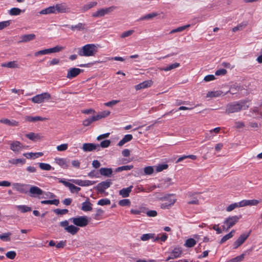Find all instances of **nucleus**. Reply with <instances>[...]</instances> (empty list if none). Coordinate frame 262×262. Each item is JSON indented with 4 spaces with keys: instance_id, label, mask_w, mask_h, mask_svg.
<instances>
[{
    "instance_id": "obj_28",
    "label": "nucleus",
    "mask_w": 262,
    "mask_h": 262,
    "mask_svg": "<svg viewBox=\"0 0 262 262\" xmlns=\"http://www.w3.org/2000/svg\"><path fill=\"white\" fill-rule=\"evenodd\" d=\"M1 66L2 67H7L11 69L18 68V65L16 61H12L8 62L3 63L1 64Z\"/></svg>"
},
{
    "instance_id": "obj_14",
    "label": "nucleus",
    "mask_w": 262,
    "mask_h": 262,
    "mask_svg": "<svg viewBox=\"0 0 262 262\" xmlns=\"http://www.w3.org/2000/svg\"><path fill=\"white\" fill-rule=\"evenodd\" d=\"M25 136L30 140L34 142L40 141L43 138L40 134H36L32 132L26 134Z\"/></svg>"
},
{
    "instance_id": "obj_25",
    "label": "nucleus",
    "mask_w": 262,
    "mask_h": 262,
    "mask_svg": "<svg viewBox=\"0 0 262 262\" xmlns=\"http://www.w3.org/2000/svg\"><path fill=\"white\" fill-rule=\"evenodd\" d=\"M132 188L133 186H130L127 188H123L119 191V194L122 195L123 198L128 197L132 191Z\"/></svg>"
},
{
    "instance_id": "obj_24",
    "label": "nucleus",
    "mask_w": 262,
    "mask_h": 262,
    "mask_svg": "<svg viewBox=\"0 0 262 262\" xmlns=\"http://www.w3.org/2000/svg\"><path fill=\"white\" fill-rule=\"evenodd\" d=\"M56 163L63 168H67L69 165V162L67 159L64 158L55 159Z\"/></svg>"
},
{
    "instance_id": "obj_2",
    "label": "nucleus",
    "mask_w": 262,
    "mask_h": 262,
    "mask_svg": "<svg viewBox=\"0 0 262 262\" xmlns=\"http://www.w3.org/2000/svg\"><path fill=\"white\" fill-rule=\"evenodd\" d=\"M248 107L244 103H232L227 105L225 113L229 114L245 110Z\"/></svg>"
},
{
    "instance_id": "obj_39",
    "label": "nucleus",
    "mask_w": 262,
    "mask_h": 262,
    "mask_svg": "<svg viewBox=\"0 0 262 262\" xmlns=\"http://www.w3.org/2000/svg\"><path fill=\"white\" fill-rule=\"evenodd\" d=\"M235 231L234 230H232L230 232L226 235L224 236L221 239L220 243L223 244L226 241L231 238L233 236V234L235 233Z\"/></svg>"
},
{
    "instance_id": "obj_36",
    "label": "nucleus",
    "mask_w": 262,
    "mask_h": 262,
    "mask_svg": "<svg viewBox=\"0 0 262 262\" xmlns=\"http://www.w3.org/2000/svg\"><path fill=\"white\" fill-rule=\"evenodd\" d=\"M97 121L95 116L89 117L85 119L82 123V124L84 126H88L91 124V123L94 121Z\"/></svg>"
},
{
    "instance_id": "obj_27",
    "label": "nucleus",
    "mask_w": 262,
    "mask_h": 262,
    "mask_svg": "<svg viewBox=\"0 0 262 262\" xmlns=\"http://www.w3.org/2000/svg\"><path fill=\"white\" fill-rule=\"evenodd\" d=\"M43 154L42 152H28V153H25L23 155L25 157H26L27 159H35L38 158V157H41L43 156Z\"/></svg>"
},
{
    "instance_id": "obj_3",
    "label": "nucleus",
    "mask_w": 262,
    "mask_h": 262,
    "mask_svg": "<svg viewBox=\"0 0 262 262\" xmlns=\"http://www.w3.org/2000/svg\"><path fill=\"white\" fill-rule=\"evenodd\" d=\"M242 215L232 216L229 217L224 221V225L223 227V230L228 231L230 228L233 227L236 223L238 222Z\"/></svg>"
},
{
    "instance_id": "obj_31",
    "label": "nucleus",
    "mask_w": 262,
    "mask_h": 262,
    "mask_svg": "<svg viewBox=\"0 0 262 262\" xmlns=\"http://www.w3.org/2000/svg\"><path fill=\"white\" fill-rule=\"evenodd\" d=\"M97 2H91L88 4L84 5L81 8V11H82V12H84L95 6L97 5Z\"/></svg>"
},
{
    "instance_id": "obj_11",
    "label": "nucleus",
    "mask_w": 262,
    "mask_h": 262,
    "mask_svg": "<svg viewBox=\"0 0 262 262\" xmlns=\"http://www.w3.org/2000/svg\"><path fill=\"white\" fill-rule=\"evenodd\" d=\"M28 191L31 197H36L43 193V191L41 189L35 186H32L29 188Z\"/></svg>"
},
{
    "instance_id": "obj_57",
    "label": "nucleus",
    "mask_w": 262,
    "mask_h": 262,
    "mask_svg": "<svg viewBox=\"0 0 262 262\" xmlns=\"http://www.w3.org/2000/svg\"><path fill=\"white\" fill-rule=\"evenodd\" d=\"M110 204L111 201L108 199H101L97 202V204L101 206L110 205Z\"/></svg>"
},
{
    "instance_id": "obj_51",
    "label": "nucleus",
    "mask_w": 262,
    "mask_h": 262,
    "mask_svg": "<svg viewBox=\"0 0 262 262\" xmlns=\"http://www.w3.org/2000/svg\"><path fill=\"white\" fill-rule=\"evenodd\" d=\"M239 204L240 202L232 204L227 208L226 210L228 212H230L237 207H242V205H239Z\"/></svg>"
},
{
    "instance_id": "obj_60",
    "label": "nucleus",
    "mask_w": 262,
    "mask_h": 262,
    "mask_svg": "<svg viewBox=\"0 0 262 262\" xmlns=\"http://www.w3.org/2000/svg\"><path fill=\"white\" fill-rule=\"evenodd\" d=\"M134 32V30H130L125 32H123L121 35L120 37L122 38H124L125 37H128L133 34V33Z\"/></svg>"
},
{
    "instance_id": "obj_62",
    "label": "nucleus",
    "mask_w": 262,
    "mask_h": 262,
    "mask_svg": "<svg viewBox=\"0 0 262 262\" xmlns=\"http://www.w3.org/2000/svg\"><path fill=\"white\" fill-rule=\"evenodd\" d=\"M16 255V253L14 251H9L8 252H7L6 254V257L10 259H14Z\"/></svg>"
},
{
    "instance_id": "obj_23",
    "label": "nucleus",
    "mask_w": 262,
    "mask_h": 262,
    "mask_svg": "<svg viewBox=\"0 0 262 262\" xmlns=\"http://www.w3.org/2000/svg\"><path fill=\"white\" fill-rule=\"evenodd\" d=\"M60 182L63 183V184L66 186L68 187L72 193H74L75 192H78L80 190V187L75 186L74 185L70 183L68 181H60Z\"/></svg>"
},
{
    "instance_id": "obj_21",
    "label": "nucleus",
    "mask_w": 262,
    "mask_h": 262,
    "mask_svg": "<svg viewBox=\"0 0 262 262\" xmlns=\"http://www.w3.org/2000/svg\"><path fill=\"white\" fill-rule=\"evenodd\" d=\"M259 201L256 200H243L240 202L239 205H242V207L246 206H254L257 205Z\"/></svg>"
},
{
    "instance_id": "obj_1",
    "label": "nucleus",
    "mask_w": 262,
    "mask_h": 262,
    "mask_svg": "<svg viewBox=\"0 0 262 262\" xmlns=\"http://www.w3.org/2000/svg\"><path fill=\"white\" fill-rule=\"evenodd\" d=\"M97 52V47L94 44H87L81 48H78L77 53L81 56H93Z\"/></svg>"
},
{
    "instance_id": "obj_56",
    "label": "nucleus",
    "mask_w": 262,
    "mask_h": 262,
    "mask_svg": "<svg viewBox=\"0 0 262 262\" xmlns=\"http://www.w3.org/2000/svg\"><path fill=\"white\" fill-rule=\"evenodd\" d=\"M118 204L121 206H128L130 205V201L129 199H123L119 201Z\"/></svg>"
},
{
    "instance_id": "obj_18",
    "label": "nucleus",
    "mask_w": 262,
    "mask_h": 262,
    "mask_svg": "<svg viewBox=\"0 0 262 262\" xmlns=\"http://www.w3.org/2000/svg\"><path fill=\"white\" fill-rule=\"evenodd\" d=\"M14 188L21 193H26L28 191L29 186L20 183H14L13 184Z\"/></svg>"
},
{
    "instance_id": "obj_4",
    "label": "nucleus",
    "mask_w": 262,
    "mask_h": 262,
    "mask_svg": "<svg viewBox=\"0 0 262 262\" xmlns=\"http://www.w3.org/2000/svg\"><path fill=\"white\" fill-rule=\"evenodd\" d=\"M70 220L72 221L75 225L81 227L86 226L89 223L88 219L86 216L72 217L71 218Z\"/></svg>"
},
{
    "instance_id": "obj_41",
    "label": "nucleus",
    "mask_w": 262,
    "mask_h": 262,
    "mask_svg": "<svg viewBox=\"0 0 262 262\" xmlns=\"http://www.w3.org/2000/svg\"><path fill=\"white\" fill-rule=\"evenodd\" d=\"M24 10H21V9L17 8H13L11 9L9 11V14L10 15H19L21 12H24Z\"/></svg>"
},
{
    "instance_id": "obj_47",
    "label": "nucleus",
    "mask_w": 262,
    "mask_h": 262,
    "mask_svg": "<svg viewBox=\"0 0 262 262\" xmlns=\"http://www.w3.org/2000/svg\"><path fill=\"white\" fill-rule=\"evenodd\" d=\"M25 159H11L9 160V163L12 164H20L21 165L24 164L25 163Z\"/></svg>"
},
{
    "instance_id": "obj_22",
    "label": "nucleus",
    "mask_w": 262,
    "mask_h": 262,
    "mask_svg": "<svg viewBox=\"0 0 262 262\" xmlns=\"http://www.w3.org/2000/svg\"><path fill=\"white\" fill-rule=\"evenodd\" d=\"M86 25L83 23H79L75 25H72L70 27L72 31H83L87 30V28L85 27Z\"/></svg>"
},
{
    "instance_id": "obj_15",
    "label": "nucleus",
    "mask_w": 262,
    "mask_h": 262,
    "mask_svg": "<svg viewBox=\"0 0 262 262\" xmlns=\"http://www.w3.org/2000/svg\"><path fill=\"white\" fill-rule=\"evenodd\" d=\"M153 83V82L151 80H148L146 81H144L142 83H140L137 85L135 86V89L137 91L147 88L150 87Z\"/></svg>"
},
{
    "instance_id": "obj_59",
    "label": "nucleus",
    "mask_w": 262,
    "mask_h": 262,
    "mask_svg": "<svg viewBox=\"0 0 262 262\" xmlns=\"http://www.w3.org/2000/svg\"><path fill=\"white\" fill-rule=\"evenodd\" d=\"M54 212L58 215H63L67 214L68 212V210L67 209H55L54 210Z\"/></svg>"
},
{
    "instance_id": "obj_55",
    "label": "nucleus",
    "mask_w": 262,
    "mask_h": 262,
    "mask_svg": "<svg viewBox=\"0 0 262 262\" xmlns=\"http://www.w3.org/2000/svg\"><path fill=\"white\" fill-rule=\"evenodd\" d=\"M186 158H190L192 160H195L196 159V157L195 155H189V156H184L181 157H180L176 161V163H179L183 161V160Z\"/></svg>"
},
{
    "instance_id": "obj_20",
    "label": "nucleus",
    "mask_w": 262,
    "mask_h": 262,
    "mask_svg": "<svg viewBox=\"0 0 262 262\" xmlns=\"http://www.w3.org/2000/svg\"><path fill=\"white\" fill-rule=\"evenodd\" d=\"M35 38V35L34 34H25L20 36L21 40L19 42H27Z\"/></svg>"
},
{
    "instance_id": "obj_34",
    "label": "nucleus",
    "mask_w": 262,
    "mask_h": 262,
    "mask_svg": "<svg viewBox=\"0 0 262 262\" xmlns=\"http://www.w3.org/2000/svg\"><path fill=\"white\" fill-rule=\"evenodd\" d=\"M79 230V228L73 225H70L66 228V231L72 235L75 234Z\"/></svg>"
},
{
    "instance_id": "obj_32",
    "label": "nucleus",
    "mask_w": 262,
    "mask_h": 262,
    "mask_svg": "<svg viewBox=\"0 0 262 262\" xmlns=\"http://www.w3.org/2000/svg\"><path fill=\"white\" fill-rule=\"evenodd\" d=\"M111 114V112L109 111H104L101 112H100L98 114L95 116L97 121L101 119L104 118L106 117L107 116H109Z\"/></svg>"
},
{
    "instance_id": "obj_16",
    "label": "nucleus",
    "mask_w": 262,
    "mask_h": 262,
    "mask_svg": "<svg viewBox=\"0 0 262 262\" xmlns=\"http://www.w3.org/2000/svg\"><path fill=\"white\" fill-rule=\"evenodd\" d=\"M182 250L180 248H174L171 253L170 256L167 258L166 261L178 257L182 254Z\"/></svg>"
},
{
    "instance_id": "obj_19",
    "label": "nucleus",
    "mask_w": 262,
    "mask_h": 262,
    "mask_svg": "<svg viewBox=\"0 0 262 262\" xmlns=\"http://www.w3.org/2000/svg\"><path fill=\"white\" fill-rule=\"evenodd\" d=\"M100 176H103L106 177H111L113 173V170L112 168H101L99 169Z\"/></svg>"
},
{
    "instance_id": "obj_17",
    "label": "nucleus",
    "mask_w": 262,
    "mask_h": 262,
    "mask_svg": "<svg viewBox=\"0 0 262 262\" xmlns=\"http://www.w3.org/2000/svg\"><path fill=\"white\" fill-rule=\"evenodd\" d=\"M25 119L26 121L32 122H36L37 121H44L48 120L47 118L42 117L40 116L32 117L29 116H26Z\"/></svg>"
},
{
    "instance_id": "obj_58",
    "label": "nucleus",
    "mask_w": 262,
    "mask_h": 262,
    "mask_svg": "<svg viewBox=\"0 0 262 262\" xmlns=\"http://www.w3.org/2000/svg\"><path fill=\"white\" fill-rule=\"evenodd\" d=\"M154 234H144L141 237V239L143 241H145L149 239L150 238H154Z\"/></svg>"
},
{
    "instance_id": "obj_40",
    "label": "nucleus",
    "mask_w": 262,
    "mask_h": 262,
    "mask_svg": "<svg viewBox=\"0 0 262 262\" xmlns=\"http://www.w3.org/2000/svg\"><path fill=\"white\" fill-rule=\"evenodd\" d=\"M144 173L145 175H151L155 171L154 166H148L144 168Z\"/></svg>"
},
{
    "instance_id": "obj_50",
    "label": "nucleus",
    "mask_w": 262,
    "mask_h": 262,
    "mask_svg": "<svg viewBox=\"0 0 262 262\" xmlns=\"http://www.w3.org/2000/svg\"><path fill=\"white\" fill-rule=\"evenodd\" d=\"M63 47L56 46L53 48L48 49L49 54L58 52L63 49Z\"/></svg>"
},
{
    "instance_id": "obj_53",
    "label": "nucleus",
    "mask_w": 262,
    "mask_h": 262,
    "mask_svg": "<svg viewBox=\"0 0 262 262\" xmlns=\"http://www.w3.org/2000/svg\"><path fill=\"white\" fill-rule=\"evenodd\" d=\"M11 235V233L10 232L5 233H3V234H0V239L4 241H10V236Z\"/></svg>"
},
{
    "instance_id": "obj_10",
    "label": "nucleus",
    "mask_w": 262,
    "mask_h": 262,
    "mask_svg": "<svg viewBox=\"0 0 262 262\" xmlns=\"http://www.w3.org/2000/svg\"><path fill=\"white\" fill-rule=\"evenodd\" d=\"M25 146L19 141H14L10 145V148L15 153H18Z\"/></svg>"
},
{
    "instance_id": "obj_9",
    "label": "nucleus",
    "mask_w": 262,
    "mask_h": 262,
    "mask_svg": "<svg viewBox=\"0 0 262 262\" xmlns=\"http://www.w3.org/2000/svg\"><path fill=\"white\" fill-rule=\"evenodd\" d=\"M111 184L110 181H102L99 183L95 188L99 193H103L105 192V189L108 188Z\"/></svg>"
},
{
    "instance_id": "obj_48",
    "label": "nucleus",
    "mask_w": 262,
    "mask_h": 262,
    "mask_svg": "<svg viewBox=\"0 0 262 262\" xmlns=\"http://www.w3.org/2000/svg\"><path fill=\"white\" fill-rule=\"evenodd\" d=\"M133 168V165H125V166H122L121 167H119L117 168L115 170L116 172H120L123 170H129L132 169Z\"/></svg>"
},
{
    "instance_id": "obj_12",
    "label": "nucleus",
    "mask_w": 262,
    "mask_h": 262,
    "mask_svg": "<svg viewBox=\"0 0 262 262\" xmlns=\"http://www.w3.org/2000/svg\"><path fill=\"white\" fill-rule=\"evenodd\" d=\"M82 149L84 151H92L95 149L99 150V145L94 143H84L82 145Z\"/></svg>"
},
{
    "instance_id": "obj_13",
    "label": "nucleus",
    "mask_w": 262,
    "mask_h": 262,
    "mask_svg": "<svg viewBox=\"0 0 262 262\" xmlns=\"http://www.w3.org/2000/svg\"><path fill=\"white\" fill-rule=\"evenodd\" d=\"M82 72L83 70L78 68H71L68 70L66 77L68 79H72L78 76Z\"/></svg>"
},
{
    "instance_id": "obj_43",
    "label": "nucleus",
    "mask_w": 262,
    "mask_h": 262,
    "mask_svg": "<svg viewBox=\"0 0 262 262\" xmlns=\"http://www.w3.org/2000/svg\"><path fill=\"white\" fill-rule=\"evenodd\" d=\"M76 184L80 186H86L94 184V181H73Z\"/></svg>"
},
{
    "instance_id": "obj_29",
    "label": "nucleus",
    "mask_w": 262,
    "mask_h": 262,
    "mask_svg": "<svg viewBox=\"0 0 262 262\" xmlns=\"http://www.w3.org/2000/svg\"><path fill=\"white\" fill-rule=\"evenodd\" d=\"M132 139L133 136L132 135H126L125 136H124L123 139L119 141V142L118 143V145L119 146H122L125 143L132 140Z\"/></svg>"
},
{
    "instance_id": "obj_46",
    "label": "nucleus",
    "mask_w": 262,
    "mask_h": 262,
    "mask_svg": "<svg viewBox=\"0 0 262 262\" xmlns=\"http://www.w3.org/2000/svg\"><path fill=\"white\" fill-rule=\"evenodd\" d=\"M40 203L42 204H54L57 206L59 203V200L58 199H54L53 200H44L41 201Z\"/></svg>"
},
{
    "instance_id": "obj_44",
    "label": "nucleus",
    "mask_w": 262,
    "mask_h": 262,
    "mask_svg": "<svg viewBox=\"0 0 262 262\" xmlns=\"http://www.w3.org/2000/svg\"><path fill=\"white\" fill-rule=\"evenodd\" d=\"M16 208L23 213L31 211V208L25 205H18L16 206Z\"/></svg>"
},
{
    "instance_id": "obj_26",
    "label": "nucleus",
    "mask_w": 262,
    "mask_h": 262,
    "mask_svg": "<svg viewBox=\"0 0 262 262\" xmlns=\"http://www.w3.org/2000/svg\"><path fill=\"white\" fill-rule=\"evenodd\" d=\"M0 122L11 126H17L19 125L18 122L14 120H10L8 119H2L0 120Z\"/></svg>"
},
{
    "instance_id": "obj_42",
    "label": "nucleus",
    "mask_w": 262,
    "mask_h": 262,
    "mask_svg": "<svg viewBox=\"0 0 262 262\" xmlns=\"http://www.w3.org/2000/svg\"><path fill=\"white\" fill-rule=\"evenodd\" d=\"M223 94V92L221 91H210L208 92L207 94V97H216L220 96Z\"/></svg>"
},
{
    "instance_id": "obj_37",
    "label": "nucleus",
    "mask_w": 262,
    "mask_h": 262,
    "mask_svg": "<svg viewBox=\"0 0 262 262\" xmlns=\"http://www.w3.org/2000/svg\"><path fill=\"white\" fill-rule=\"evenodd\" d=\"M179 66H180L179 63L175 62V63H172L168 66H167L166 67L161 68L160 70L161 71H168L173 70L174 69H176L177 68H178Z\"/></svg>"
},
{
    "instance_id": "obj_38",
    "label": "nucleus",
    "mask_w": 262,
    "mask_h": 262,
    "mask_svg": "<svg viewBox=\"0 0 262 262\" xmlns=\"http://www.w3.org/2000/svg\"><path fill=\"white\" fill-rule=\"evenodd\" d=\"M92 204L89 202H85L82 204L81 209L84 211H89L92 210Z\"/></svg>"
},
{
    "instance_id": "obj_64",
    "label": "nucleus",
    "mask_w": 262,
    "mask_h": 262,
    "mask_svg": "<svg viewBox=\"0 0 262 262\" xmlns=\"http://www.w3.org/2000/svg\"><path fill=\"white\" fill-rule=\"evenodd\" d=\"M244 258V254H242L234 258H232L230 262H240L243 260Z\"/></svg>"
},
{
    "instance_id": "obj_52",
    "label": "nucleus",
    "mask_w": 262,
    "mask_h": 262,
    "mask_svg": "<svg viewBox=\"0 0 262 262\" xmlns=\"http://www.w3.org/2000/svg\"><path fill=\"white\" fill-rule=\"evenodd\" d=\"M190 25L188 24V25H185V26H181V27H178L175 29H173L170 32V33H176V32H181V31H183V30H184L185 29L188 28V27H190Z\"/></svg>"
},
{
    "instance_id": "obj_7",
    "label": "nucleus",
    "mask_w": 262,
    "mask_h": 262,
    "mask_svg": "<svg viewBox=\"0 0 262 262\" xmlns=\"http://www.w3.org/2000/svg\"><path fill=\"white\" fill-rule=\"evenodd\" d=\"M250 233L251 231H249V232L247 234L245 233L241 234L240 236L234 242L233 245V249H236L241 246L248 238Z\"/></svg>"
},
{
    "instance_id": "obj_49",
    "label": "nucleus",
    "mask_w": 262,
    "mask_h": 262,
    "mask_svg": "<svg viewBox=\"0 0 262 262\" xmlns=\"http://www.w3.org/2000/svg\"><path fill=\"white\" fill-rule=\"evenodd\" d=\"M39 167L41 169L44 170H50L52 169V167L50 164L44 163H39Z\"/></svg>"
},
{
    "instance_id": "obj_54",
    "label": "nucleus",
    "mask_w": 262,
    "mask_h": 262,
    "mask_svg": "<svg viewBox=\"0 0 262 262\" xmlns=\"http://www.w3.org/2000/svg\"><path fill=\"white\" fill-rule=\"evenodd\" d=\"M170 195H168L167 196H165L164 197L161 198L160 199L161 200H167L168 201L167 203H168V204L171 206V205H173L175 203L176 200L169 199V196Z\"/></svg>"
},
{
    "instance_id": "obj_45",
    "label": "nucleus",
    "mask_w": 262,
    "mask_h": 262,
    "mask_svg": "<svg viewBox=\"0 0 262 262\" xmlns=\"http://www.w3.org/2000/svg\"><path fill=\"white\" fill-rule=\"evenodd\" d=\"M158 15L157 13L156 12H152L151 13H149L147 15H145V16H142L141 17L139 20H144L146 19H152V18L157 16Z\"/></svg>"
},
{
    "instance_id": "obj_35",
    "label": "nucleus",
    "mask_w": 262,
    "mask_h": 262,
    "mask_svg": "<svg viewBox=\"0 0 262 262\" xmlns=\"http://www.w3.org/2000/svg\"><path fill=\"white\" fill-rule=\"evenodd\" d=\"M196 243V241L194 239L190 238L185 241L184 246L187 248H191L194 247Z\"/></svg>"
},
{
    "instance_id": "obj_61",
    "label": "nucleus",
    "mask_w": 262,
    "mask_h": 262,
    "mask_svg": "<svg viewBox=\"0 0 262 262\" xmlns=\"http://www.w3.org/2000/svg\"><path fill=\"white\" fill-rule=\"evenodd\" d=\"M111 141L110 140H105L102 141L99 144V147H101L102 148H106L108 147L111 144Z\"/></svg>"
},
{
    "instance_id": "obj_6",
    "label": "nucleus",
    "mask_w": 262,
    "mask_h": 262,
    "mask_svg": "<svg viewBox=\"0 0 262 262\" xmlns=\"http://www.w3.org/2000/svg\"><path fill=\"white\" fill-rule=\"evenodd\" d=\"M115 8V7L111 6L106 8L100 9L96 12L92 13V16L94 17H101L113 11Z\"/></svg>"
},
{
    "instance_id": "obj_8",
    "label": "nucleus",
    "mask_w": 262,
    "mask_h": 262,
    "mask_svg": "<svg viewBox=\"0 0 262 262\" xmlns=\"http://www.w3.org/2000/svg\"><path fill=\"white\" fill-rule=\"evenodd\" d=\"M54 8L55 13L57 11L58 13H67L71 11L70 8L64 3L56 4Z\"/></svg>"
},
{
    "instance_id": "obj_63",
    "label": "nucleus",
    "mask_w": 262,
    "mask_h": 262,
    "mask_svg": "<svg viewBox=\"0 0 262 262\" xmlns=\"http://www.w3.org/2000/svg\"><path fill=\"white\" fill-rule=\"evenodd\" d=\"M48 54H49V50H48V49H44V50H40L37 52H36L34 53V55L35 56H38L39 55H42Z\"/></svg>"
},
{
    "instance_id": "obj_5",
    "label": "nucleus",
    "mask_w": 262,
    "mask_h": 262,
    "mask_svg": "<svg viewBox=\"0 0 262 262\" xmlns=\"http://www.w3.org/2000/svg\"><path fill=\"white\" fill-rule=\"evenodd\" d=\"M51 98V95L46 92L36 95L31 98V100L35 103H41L45 100H48Z\"/></svg>"
},
{
    "instance_id": "obj_33",
    "label": "nucleus",
    "mask_w": 262,
    "mask_h": 262,
    "mask_svg": "<svg viewBox=\"0 0 262 262\" xmlns=\"http://www.w3.org/2000/svg\"><path fill=\"white\" fill-rule=\"evenodd\" d=\"M51 13H55L54 6H50L39 12V14H48Z\"/></svg>"
},
{
    "instance_id": "obj_30",
    "label": "nucleus",
    "mask_w": 262,
    "mask_h": 262,
    "mask_svg": "<svg viewBox=\"0 0 262 262\" xmlns=\"http://www.w3.org/2000/svg\"><path fill=\"white\" fill-rule=\"evenodd\" d=\"M155 172H160L168 168V165L167 164H159L154 166Z\"/></svg>"
}]
</instances>
